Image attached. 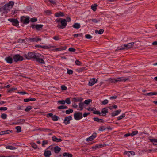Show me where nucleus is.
<instances>
[{"instance_id": "1", "label": "nucleus", "mask_w": 157, "mask_h": 157, "mask_svg": "<svg viewBox=\"0 0 157 157\" xmlns=\"http://www.w3.org/2000/svg\"><path fill=\"white\" fill-rule=\"evenodd\" d=\"M24 57L27 59H33L41 64H45L43 58V56L40 54L32 52H29L28 54H25Z\"/></svg>"}, {"instance_id": "2", "label": "nucleus", "mask_w": 157, "mask_h": 157, "mask_svg": "<svg viewBox=\"0 0 157 157\" xmlns=\"http://www.w3.org/2000/svg\"><path fill=\"white\" fill-rule=\"evenodd\" d=\"M56 21L58 23L57 27L60 29H63L66 27L67 25L66 20L62 18L57 19Z\"/></svg>"}, {"instance_id": "3", "label": "nucleus", "mask_w": 157, "mask_h": 157, "mask_svg": "<svg viewBox=\"0 0 157 157\" xmlns=\"http://www.w3.org/2000/svg\"><path fill=\"white\" fill-rule=\"evenodd\" d=\"M13 59L15 62L21 61L23 60V57L19 54H16L14 55L13 56Z\"/></svg>"}, {"instance_id": "4", "label": "nucleus", "mask_w": 157, "mask_h": 157, "mask_svg": "<svg viewBox=\"0 0 157 157\" xmlns=\"http://www.w3.org/2000/svg\"><path fill=\"white\" fill-rule=\"evenodd\" d=\"M48 148L50 149L52 151L53 150L54 152L57 154H58L61 150V148L58 146H56L54 148L50 146Z\"/></svg>"}, {"instance_id": "5", "label": "nucleus", "mask_w": 157, "mask_h": 157, "mask_svg": "<svg viewBox=\"0 0 157 157\" xmlns=\"http://www.w3.org/2000/svg\"><path fill=\"white\" fill-rule=\"evenodd\" d=\"M74 117L75 120H78L82 118V114L81 112H76L74 114Z\"/></svg>"}, {"instance_id": "6", "label": "nucleus", "mask_w": 157, "mask_h": 157, "mask_svg": "<svg viewBox=\"0 0 157 157\" xmlns=\"http://www.w3.org/2000/svg\"><path fill=\"white\" fill-rule=\"evenodd\" d=\"M20 21L22 23L24 24H28L30 21L29 18V17H26L23 16L21 17Z\"/></svg>"}, {"instance_id": "7", "label": "nucleus", "mask_w": 157, "mask_h": 157, "mask_svg": "<svg viewBox=\"0 0 157 157\" xmlns=\"http://www.w3.org/2000/svg\"><path fill=\"white\" fill-rule=\"evenodd\" d=\"M8 20L11 22L12 24L15 26H18L19 25V21L15 19H9Z\"/></svg>"}, {"instance_id": "8", "label": "nucleus", "mask_w": 157, "mask_h": 157, "mask_svg": "<svg viewBox=\"0 0 157 157\" xmlns=\"http://www.w3.org/2000/svg\"><path fill=\"white\" fill-rule=\"evenodd\" d=\"M72 120V117L71 116L66 117H65L63 123L65 125H67L70 123V121Z\"/></svg>"}, {"instance_id": "9", "label": "nucleus", "mask_w": 157, "mask_h": 157, "mask_svg": "<svg viewBox=\"0 0 157 157\" xmlns=\"http://www.w3.org/2000/svg\"><path fill=\"white\" fill-rule=\"evenodd\" d=\"M35 47H38L40 48H43V49H48L50 48L51 47H54V46H47V45H44V46H41L39 45H37L35 46Z\"/></svg>"}, {"instance_id": "10", "label": "nucleus", "mask_w": 157, "mask_h": 157, "mask_svg": "<svg viewBox=\"0 0 157 157\" xmlns=\"http://www.w3.org/2000/svg\"><path fill=\"white\" fill-rule=\"evenodd\" d=\"M124 154L127 155L128 157H131V155H135V152L133 151H125Z\"/></svg>"}, {"instance_id": "11", "label": "nucleus", "mask_w": 157, "mask_h": 157, "mask_svg": "<svg viewBox=\"0 0 157 157\" xmlns=\"http://www.w3.org/2000/svg\"><path fill=\"white\" fill-rule=\"evenodd\" d=\"M14 4V2L13 1H10L7 4H5L3 6V9L4 10H6L7 9V8L10 6H13Z\"/></svg>"}, {"instance_id": "12", "label": "nucleus", "mask_w": 157, "mask_h": 157, "mask_svg": "<svg viewBox=\"0 0 157 157\" xmlns=\"http://www.w3.org/2000/svg\"><path fill=\"white\" fill-rule=\"evenodd\" d=\"M97 136V134L96 133H94L93 134L88 138H87L86 139L87 141H92Z\"/></svg>"}, {"instance_id": "13", "label": "nucleus", "mask_w": 157, "mask_h": 157, "mask_svg": "<svg viewBox=\"0 0 157 157\" xmlns=\"http://www.w3.org/2000/svg\"><path fill=\"white\" fill-rule=\"evenodd\" d=\"M97 82V80L94 78L91 79L90 80L89 82V86H92L94 85V84L96 83Z\"/></svg>"}, {"instance_id": "14", "label": "nucleus", "mask_w": 157, "mask_h": 157, "mask_svg": "<svg viewBox=\"0 0 157 157\" xmlns=\"http://www.w3.org/2000/svg\"><path fill=\"white\" fill-rule=\"evenodd\" d=\"M108 112V109L106 108H104L102 109L101 112V116H105L106 115V113Z\"/></svg>"}, {"instance_id": "15", "label": "nucleus", "mask_w": 157, "mask_h": 157, "mask_svg": "<svg viewBox=\"0 0 157 157\" xmlns=\"http://www.w3.org/2000/svg\"><path fill=\"white\" fill-rule=\"evenodd\" d=\"M44 155L46 157H50L51 155V152L50 151L45 150L44 151Z\"/></svg>"}, {"instance_id": "16", "label": "nucleus", "mask_w": 157, "mask_h": 157, "mask_svg": "<svg viewBox=\"0 0 157 157\" xmlns=\"http://www.w3.org/2000/svg\"><path fill=\"white\" fill-rule=\"evenodd\" d=\"M25 122V121L24 119H19L17 120L16 122L14 124L16 125L22 124H24Z\"/></svg>"}, {"instance_id": "17", "label": "nucleus", "mask_w": 157, "mask_h": 157, "mask_svg": "<svg viewBox=\"0 0 157 157\" xmlns=\"http://www.w3.org/2000/svg\"><path fill=\"white\" fill-rule=\"evenodd\" d=\"M121 111V110L120 109L112 112L111 114L112 116L113 117L118 115Z\"/></svg>"}, {"instance_id": "18", "label": "nucleus", "mask_w": 157, "mask_h": 157, "mask_svg": "<svg viewBox=\"0 0 157 157\" xmlns=\"http://www.w3.org/2000/svg\"><path fill=\"white\" fill-rule=\"evenodd\" d=\"M83 100V99L79 97H75L73 98V101L74 102H82Z\"/></svg>"}, {"instance_id": "19", "label": "nucleus", "mask_w": 157, "mask_h": 157, "mask_svg": "<svg viewBox=\"0 0 157 157\" xmlns=\"http://www.w3.org/2000/svg\"><path fill=\"white\" fill-rule=\"evenodd\" d=\"M128 79V78H126L124 77H121L117 78V82H125L127 81Z\"/></svg>"}, {"instance_id": "20", "label": "nucleus", "mask_w": 157, "mask_h": 157, "mask_svg": "<svg viewBox=\"0 0 157 157\" xmlns=\"http://www.w3.org/2000/svg\"><path fill=\"white\" fill-rule=\"evenodd\" d=\"M5 60L8 63L11 64L13 63V59L10 56L6 57L5 59Z\"/></svg>"}, {"instance_id": "21", "label": "nucleus", "mask_w": 157, "mask_h": 157, "mask_svg": "<svg viewBox=\"0 0 157 157\" xmlns=\"http://www.w3.org/2000/svg\"><path fill=\"white\" fill-rule=\"evenodd\" d=\"M134 43V42H131L127 44H125L126 46V49H128L132 48L133 46Z\"/></svg>"}, {"instance_id": "22", "label": "nucleus", "mask_w": 157, "mask_h": 157, "mask_svg": "<svg viewBox=\"0 0 157 157\" xmlns=\"http://www.w3.org/2000/svg\"><path fill=\"white\" fill-rule=\"evenodd\" d=\"M52 140L54 142H60L62 141V140L61 139H58L56 138L55 136H54L52 137Z\"/></svg>"}, {"instance_id": "23", "label": "nucleus", "mask_w": 157, "mask_h": 157, "mask_svg": "<svg viewBox=\"0 0 157 157\" xmlns=\"http://www.w3.org/2000/svg\"><path fill=\"white\" fill-rule=\"evenodd\" d=\"M103 147V145L102 144H98L92 147V149H94V150H96L97 148H99L102 147Z\"/></svg>"}, {"instance_id": "24", "label": "nucleus", "mask_w": 157, "mask_h": 157, "mask_svg": "<svg viewBox=\"0 0 157 157\" xmlns=\"http://www.w3.org/2000/svg\"><path fill=\"white\" fill-rule=\"evenodd\" d=\"M149 140L154 145L157 146V139H151Z\"/></svg>"}, {"instance_id": "25", "label": "nucleus", "mask_w": 157, "mask_h": 157, "mask_svg": "<svg viewBox=\"0 0 157 157\" xmlns=\"http://www.w3.org/2000/svg\"><path fill=\"white\" fill-rule=\"evenodd\" d=\"M13 131L12 130H5L4 131H2L1 132V133L2 134V135H4L5 134H8L10 133V132H12Z\"/></svg>"}, {"instance_id": "26", "label": "nucleus", "mask_w": 157, "mask_h": 157, "mask_svg": "<svg viewBox=\"0 0 157 157\" xmlns=\"http://www.w3.org/2000/svg\"><path fill=\"white\" fill-rule=\"evenodd\" d=\"M72 27L75 29H79L80 27V25L77 23H75L72 26Z\"/></svg>"}, {"instance_id": "27", "label": "nucleus", "mask_w": 157, "mask_h": 157, "mask_svg": "<svg viewBox=\"0 0 157 157\" xmlns=\"http://www.w3.org/2000/svg\"><path fill=\"white\" fill-rule=\"evenodd\" d=\"M104 32V30L102 29H100L99 30H96L95 31V33L96 34L98 33L99 34H103Z\"/></svg>"}, {"instance_id": "28", "label": "nucleus", "mask_w": 157, "mask_h": 157, "mask_svg": "<svg viewBox=\"0 0 157 157\" xmlns=\"http://www.w3.org/2000/svg\"><path fill=\"white\" fill-rule=\"evenodd\" d=\"M94 120L95 121L97 122H101V123H103L104 122V121L103 120L99 119V118H98V117H94Z\"/></svg>"}, {"instance_id": "29", "label": "nucleus", "mask_w": 157, "mask_h": 157, "mask_svg": "<svg viewBox=\"0 0 157 157\" xmlns=\"http://www.w3.org/2000/svg\"><path fill=\"white\" fill-rule=\"evenodd\" d=\"M63 157L66 156L68 157H72L73 155L72 154L67 152H65L63 154Z\"/></svg>"}, {"instance_id": "30", "label": "nucleus", "mask_w": 157, "mask_h": 157, "mask_svg": "<svg viewBox=\"0 0 157 157\" xmlns=\"http://www.w3.org/2000/svg\"><path fill=\"white\" fill-rule=\"evenodd\" d=\"M64 15L63 13L61 12L56 13L55 14V16L57 17L60 16H63Z\"/></svg>"}, {"instance_id": "31", "label": "nucleus", "mask_w": 157, "mask_h": 157, "mask_svg": "<svg viewBox=\"0 0 157 157\" xmlns=\"http://www.w3.org/2000/svg\"><path fill=\"white\" fill-rule=\"evenodd\" d=\"M43 27V25H36V29L37 30H40Z\"/></svg>"}, {"instance_id": "32", "label": "nucleus", "mask_w": 157, "mask_h": 157, "mask_svg": "<svg viewBox=\"0 0 157 157\" xmlns=\"http://www.w3.org/2000/svg\"><path fill=\"white\" fill-rule=\"evenodd\" d=\"M144 94L145 96H152L157 95V92H150L148 93Z\"/></svg>"}, {"instance_id": "33", "label": "nucleus", "mask_w": 157, "mask_h": 157, "mask_svg": "<svg viewBox=\"0 0 157 157\" xmlns=\"http://www.w3.org/2000/svg\"><path fill=\"white\" fill-rule=\"evenodd\" d=\"M36 99L35 98H27L25 99L24 100V101L25 102H28L30 101H35Z\"/></svg>"}, {"instance_id": "34", "label": "nucleus", "mask_w": 157, "mask_h": 157, "mask_svg": "<svg viewBox=\"0 0 157 157\" xmlns=\"http://www.w3.org/2000/svg\"><path fill=\"white\" fill-rule=\"evenodd\" d=\"M126 44L122 45L120 47H118L117 50H121L126 49Z\"/></svg>"}, {"instance_id": "35", "label": "nucleus", "mask_w": 157, "mask_h": 157, "mask_svg": "<svg viewBox=\"0 0 157 157\" xmlns=\"http://www.w3.org/2000/svg\"><path fill=\"white\" fill-rule=\"evenodd\" d=\"M109 81L112 83H116L117 82V78H110L109 79Z\"/></svg>"}, {"instance_id": "36", "label": "nucleus", "mask_w": 157, "mask_h": 157, "mask_svg": "<svg viewBox=\"0 0 157 157\" xmlns=\"http://www.w3.org/2000/svg\"><path fill=\"white\" fill-rule=\"evenodd\" d=\"M38 130L40 131H44V132H50L51 131L50 129H49L45 128H39L38 129Z\"/></svg>"}, {"instance_id": "37", "label": "nucleus", "mask_w": 157, "mask_h": 157, "mask_svg": "<svg viewBox=\"0 0 157 157\" xmlns=\"http://www.w3.org/2000/svg\"><path fill=\"white\" fill-rule=\"evenodd\" d=\"M6 148L7 149H9L10 150H14L16 149V148L13 146H7L6 147Z\"/></svg>"}, {"instance_id": "38", "label": "nucleus", "mask_w": 157, "mask_h": 157, "mask_svg": "<svg viewBox=\"0 0 157 157\" xmlns=\"http://www.w3.org/2000/svg\"><path fill=\"white\" fill-rule=\"evenodd\" d=\"M17 130L16 132L17 133H19L21 131V127L20 126H17L15 128Z\"/></svg>"}, {"instance_id": "39", "label": "nucleus", "mask_w": 157, "mask_h": 157, "mask_svg": "<svg viewBox=\"0 0 157 157\" xmlns=\"http://www.w3.org/2000/svg\"><path fill=\"white\" fill-rule=\"evenodd\" d=\"M97 5L96 4H94V5H92L91 6V8L94 11H95L97 9Z\"/></svg>"}, {"instance_id": "40", "label": "nucleus", "mask_w": 157, "mask_h": 157, "mask_svg": "<svg viewBox=\"0 0 157 157\" xmlns=\"http://www.w3.org/2000/svg\"><path fill=\"white\" fill-rule=\"evenodd\" d=\"M84 105V103H82L80 102L79 104V108H80V109H79L81 111L82 110L83 108V106Z\"/></svg>"}, {"instance_id": "41", "label": "nucleus", "mask_w": 157, "mask_h": 157, "mask_svg": "<svg viewBox=\"0 0 157 157\" xmlns=\"http://www.w3.org/2000/svg\"><path fill=\"white\" fill-rule=\"evenodd\" d=\"M30 144L31 145L32 147L35 149H36L38 147L37 145L34 143H31Z\"/></svg>"}, {"instance_id": "42", "label": "nucleus", "mask_w": 157, "mask_h": 157, "mask_svg": "<svg viewBox=\"0 0 157 157\" xmlns=\"http://www.w3.org/2000/svg\"><path fill=\"white\" fill-rule=\"evenodd\" d=\"M92 100L91 99H87L85 100L84 101V104L86 105H88L90 102H92Z\"/></svg>"}, {"instance_id": "43", "label": "nucleus", "mask_w": 157, "mask_h": 157, "mask_svg": "<svg viewBox=\"0 0 157 157\" xmlns=\"http://www.w3.org/2000/svg\"><path fill=\"white\" fill-rule=\"evenodd\" d=\"M125 114L124 113H123L122 115L119 116L117 117V119L118 120H119L122 119L123 117H125Z\"/></svg>"}, {"instance_id": "44", "label": "nucleus", "mask_w": 157, "mask_h": 157, "mask_svg": "<svg viewBox=\"0 0 157 157\" xmlns=\"http://www.w3.org/2000/svg\"><path fill=\"white\" fill-rule=\"evenodd\" d=\"M59 117L56 115H53L52 119L54 121H57L58 120Z\"/></svg>"}, {"instance_id": "45", "label": "nucleus", "mask_w": 157, "mask_h": 157, "mask_svg": "<svg viewBox=\"0 0 157 157\" xmlns=\"http://www.w3.org/2000/svg\"><path fill=\"white\" fill-rule=\"evenodd\" d=\"M82 33L75 34L73 35V36L75 37H78L79 36L82 37Z\"/></svg>"}, {"instance_id": "46", "label": "nucleus", "mask_w": 157, "mask_h": 157, "mask_svg": "<svg viewBox=\"0 0 157 157\" xmlns=\"http://www.w3.org/2000/svg\"><path fill=\"white\" fill-rule=\"evenodd\" d=\"M32 109V107L31 106H28L25 109L26 112H28Z\"/></svg>"}, {"instance_id": "47", "label": "nucleus", "mask_w": 157, "mask_h": 157, "mask_svg": "<svg viewBox=\"0 0 157 157\" xmlns=\"http://www.w3.org/2000/svg\"><path fill=\"white\" fill-rule=\"evenodd\" d=\"M138 132L137 131H132V132L131 133V136H133L137 134Z\"/></svg>"}, {"instance_id": "48", "label": "nucleus", "mask_w": 157, "mask_h": 157, "mask_svg": "<svg viewBox=\"0 0 157 157\" xmlns=\"http://www.w3.org/2000/svg\"><path fill=\"white\" fill-rule=\"evenodd\" d=\"M57 102L58 103L60 104L64 105L65 103V101L64 100H59Z\"/></svg>"}, {"instance_id": "49", "label": "nucleus", "mask_w": 157, "mask_h": 157, "mask_svg": "<svg viewBox=\"0 0 157 157\" xmlns=\"http://www.w3.org/2000/svg\"><path fill=\"white\" fill-rule=\"evenodd\" d=\"M105 129H106V128L105 127L103 126H101L99 127L98 130L99 131H103Z\"/></svg>"}, {"instance_id": "50", "label": "nucleus", "mask_w": 157, "mask_h": 157, "mask_svg": "<svg viewBox=\"0 0 157 157\" xmlns=\"http://www.w3.org/2000/svg\"><path fill=\"white\" fill-rule=\"evenodd\" d=\"M73 110L70 109L67 110H66L65 111V113L67 114H69L71 113H72L73 112Z\"/></svg>"}, {"instance_id": "51", "label": "nucleus", "mask_w": 157, "mask_h": 157, "mask_svg": "<svg viewBox=\"0 0 157 157\" xmlns=\"http://www.w3.org/2000/svg\"><path fill=\"white\" fill-rule=\"evenodd\" d=\"M7 115L5 113L2 114L1 116V117L3 119H6L7 117Z\"/></svg>"}, {"instance_id": "52", "label": "nucleus", "mask_w": 157, "mask_h": 157, "mask_svg": "<svg viewBox=\"0 0 157 157\" xmlns=\"http://www.w3.org/2000/svg\"><path fill=\"white\" fill-rule=\"evenodd\" d=\"M48 144V141L47 140H44L43 141L42 143V146L43 147L45 145Z\"/></svg>"}, {"instance_id": "53", "label": "nucleus", "mask_w": 157, "mask_h": 157, "mask_svg": "<svg viewBox=\"0 0 157 157\" xmlns=\"http://www.w3.org/2000/svg\"><path fill=\"white\" fill-rule=\"evenodd\" d=\"M108 102V100L107 99H105L102 102V105H105Z\"/></svg>"}, {"instance_id": "54", "label": "nucleus", "mask_w": 157, "mask_h": 157, "mask_svg": "<svg viewBox=\"0 0 157 157\" xmlns=\"http://www.w3.org/2000/svg\"><path fill=\"white\" fill-rule=\"evenodd\" d=\"M65 101V103H66L68 104H70L71 103L70 98H66Z\"/></svg>"}, {"instance_id": "55", "label": "nucleus", "mask_w": 157, "mask_h": 157, "mask_svg": "<svg viewBox=\"0 0 157 157\" xmlns=\"http://www.w3.org/2000/svg\"><path fill=\"white\" fill-rule=\"evenodd\" d=\"M85 68L82 67V68H79L77 70L78 72H82L84 71L85 70Z\"/></svg>"}, {"instance_id": "56", "label": "nucleus", "mask_w": 157, "mask_h": 157, "mask_svg": "<svg viewBox=\"0 0 157 157\" xmlns=\"http://www.w3.org/2000/svg\"><path fill=\"white\" fill-rule=\"evenodd\" d=\"M75 63L77 65H81L82 64V63L78 60L75 61Z\"/></svg>"}, {"instance_id": "57", "label": "nucleus", "mask_w": 157, "mask_h": 157, "mask_svg": "<svg viewBox=\"0 0 157 157\" xmlns=\"http://www.w3.org/2000/svg\"><path fill=\"white\" fill-rule=\"evenodd\" d=\"M92 20V21L94 23H97L98 22V21L96 19H92V20L91 19H89L88 20V21L89 22H90V21Z\"/></svg>"}, {"instance_id": "58", "label": "nucleus", "mask_w": 157, "mask_h": 157, "mask_svg": "<svg viewBox=\"0 0 157 157\" xmlns=\"http://www.w3.org/2000/svg\"><path fill=\"white\" fill-rule=\"evenodd\" d=\"M93 113L95 114H98L100 116L101 115V113L99 111H96L93 112Z\"/></svg>"}, {"instance_id": "59", "label": "nucleus", "mask_w": 157, "mask_h": 157, "mask_svg": "<svg viewBox=\"0 0 157 157\" xmlns=\"http://www.w3.org/2000/svg\"><path fill=\"white\" fill-rule=\"evenodd\" d=\"M85 36V37L88 39H90L92 38V36L90 34H86Z\"/></svg>"}, {"instance_id": "60", "label": "nucleus", "mask_w": 157, "mask_h": 157, "mask_svg": "<svg viewBox=\"0 0 157 157\" xmlns=\"http://www.w3.org/2000/svg\"><path fill=\"white\" fill-rule=\"evenodd\" d=\"M16 88H11L10 89H8L7 91V92L8 93H11L12 91L16 90Z\"/></svg>"}, {"instance_id": "61", "label": "nucleus", "mask_w": 157, "mask_h": 157, "mask_svg": "<svg viewBox=\"0 0 157 157\" xmlns=\"http://www.w3.org/2000/svg\"><path fill=\"white\" fill-rule=\"evenodd\" d=\"M29 40L31 42H36V38H30L29 39Z\"/></svg>"}, {"instance_id": "62", "label": "nucleus", "mask_w": 157, "mask_h": 157, "mask_svg": "<svg viewBox=\"0 0 157 157\" xmlns=\"http://www.w3.org/2000/svg\"><path fill=\"white\" fill-rule=\"evenodd\" d=\"M68 50L70 52H75L76 51V49L73 48H69Z\"/></svg>"}, {"instance_id": "63", "label": "nucleus", "mask_w": 157, "mask_h": 157, "mask_svg": "<svg viewBox=\"0 0 157 157\" xmlns=\"http://www.w3.org/2000/svg\"><path fill=\"white\" fill-rule=\"evenodd\" d=\"M73 71L71 70L68 69L67 71V73L69 74H73Z\"/></svg>"}, {"instance_id": "64", "label": "nucleus", "mask_w": 157, "mask_h": 157, "mask_svg": "<svg viewBox=\"0 0 157 157\" xmlns=\"http://www.w3.org/2000/svg\"><path fill=\"white\" fill-rule=\"evenodd\" d=\"M61 89L63 90H66L67 89V87L64 85H62L61 86Z\"/></svg>"}]
</instances>
